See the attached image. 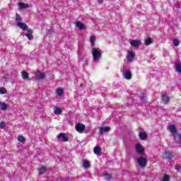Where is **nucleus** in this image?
<instances>
[{"mask_svg":"<svg viewBox=\"0 0 181 181\" xmlns=\"http://www.w3.org/2000/svg\"><path fill=\"white\" fill-rule=\"evenodd\" d=\"M92 54H93V60L95 62H98V60L101 59V49H100L99 48L93 47L92 49Z\"/></svg>","mask_w":181,"mask_h":181,"instance_id":"nucleus-1","label":"nucleus"},{"mask_svg":"<svg viewBox=\"0 0 181 181\" xmlns=\"http://www.w3.org/2000/svg\"><path fill=\"white\" fill-rule=\"evenodd\" d=\"M75 128L78 132H80L81 134L84 132V130L86 129V125L81 123H78L76 125Z\"/></svg>","mask_w":181,"mask_h":181,"instance_id":"nucleus-2","label":"nucleus"},{"mask_svg":"<svg viewBox=\"0 0 181 181\" xmlns=\"http://www.w3.org/2000/svg\"><path fill=\"white\" fill-rule=\"evenodd\" d=\"M137 162L139 165V166H141V168H145L146 166V158L140 157L137 159Z\"/></svg>","mask_w":181,"mask_h":181,"instance_id":"nucleus-3","label":"nucleus"},{"mask_svg":"<svg viewBox=\"0 0 181 181\" xmlns=\"http://www.w3.org/2000/svg\"><path fill=\"white\" fill-rule=\"evenodd\" d=\"M136 151L139 155H144V147L140 144H136Z\"/></svg>","mask_w":181,"mask_h":181,"instance_id":"nucleus-4","label":"nucleus"},{"mask_svg":"<svg viewBox=\"0 0 181 181\" xmlns=\"http://www.w3.org/2000/svg\"><path fill=\"white\" fill-rule=\"evenodd\" d=\"M35 76L38 80H43V78L46 77V74L40 71H37L35 73Z\"/></svg>","mask_w":181,"mask_h":181,"instance_id":"nucleus-5","label":"nucleus"},{"mask_svg":"<svg viewBox=\"0 0 181 181\" xmlns=\"http://www.w3.org/2000/svg\"><path fill=\"white\" fill-rule=\"evenodd\" d=\"M58 139H62L64 142H67L69 141V137L66 136V134L60 133L58 135Z\"/></svg>","mask_w":181,"mask_h":181,"instance_id":"nucleus-6","label":"nucleus"},{"mask_svg":"<svg viewBox=\"0 0 181 181\" xmlns=\"http://www.w3.org/2000/svg\"><path fill=\"white\" fill-rule=\"evenodd\" d=\"M130 45L134 47H139V45H141V41L139 40H133L130 41Z\"/></svg>","mask_w":181,"mask_h":181,"instance_id":"nucleus-7","label":"nucleus"},{"mask_svg":"<svg viewBox=\"0 0 181 181\" xmlns=\"http://www.w3.org/2000/svg\"><path fill=\"white\" fill-rule=\"evenodd\" d=\"M168 131H170L171 134H176L177 129L176 128V126L175 124H170L168 126Z\"/></svg>","mask_w":181,"mask_h":181,"instance_id":"nucleus-8","label":"nucleus"},{"mask_svg":"<svg viewBox=\"0 0 181 181\" xmlns=\"http://www.w3.org/2000/svg\"><path fill=\"white\" fill-rule=\"evenodd\" d=\"M20 29H22V30H26L28 29V25H26L25 23L19 22L16 24Z\"/></svg>","mask_w":181,"mask_h":181,"instance_id":"nucleus-9","label":"nucleus"},{"mask_svg":"<svg viewBox=\"0 0 181 181\" xmlns=\"http://www.w3.org/2000/svg\"><path fill=\"white\" fill-rule=\"evenodd\" d=\"M76 26L80 30H83L86 29V25L80 21H78V22L76 23Z\"/></svg>","mask_w":181,"mask_h":181,"instance_id":"nucleus-10","label":"nucleus"},{"mask_svg":"<svg viewBox=\"0 0 181 181\" xmlns=\"http://www.w3.org/2000/svg\"><path fill=\"white\" fill-rule=\"evenodd\" d=\"M134 57L135 54L132 51H129L127 55V60L129 62H132V60H134Z\"/></svg>","mask_w":181,"mask_h":181,"instance_id":"nucleus-11","label":"nucleus"},{"mask_svg":"<svg viewBox=\"0 0 181 181\" xmlns=\"http://www.w3.org/2000/svg\"><path fill=\"white\" fill-rule=\"evenodd\" d=\"M173 156V153L169 151H166L163 156V158H165V159H172V157Z\"/></svg>","mask_w":181,"mask_h":181,"instance_id":"nucleus-12","label":"nucleus"},{"mask_svg":"<svg viewBox=\"0 0 181 181\" xmlns=\"http://www.w3.org/2000/svg\"><path fill=\"white\" fill-rule=\"evenodd\" d=\"M8 107H9V105L7 103H0V110H1V111H6Z\"/></svg>","mask_w":181,"mask_h":181,"instance_id":"nucleus-13","label":"nucleus"},{"mask_svg":"<svg viewBox=\"0 0 181 181\" xmlns=\"http://www.w3.org/2000/svg\"><path fill=\"white\" fill-rule=\"evenodd\" d=\"M57 94L59 97H63V95H64V90L62 88H58L57 89Z\"/></svg>","mask_w":181,"mask_h":181,"instance_id":"nucleus-14","label":"nucleus"},{"mask_svg":"<svg viewBox=\"0 0 181 181\" xmlns=\"http://www.w3.org/2000/svg\"><path fill=\"white\" fill-rule=\"evenodd\" d=\"M111 129L110 127H100V134H104L105 132H108Z\"/></svg>","mask_w":181,"mask_h":181,"instance_id":"nucleus-15","label":"nucleus"},{"mask_svg":"<svg viewBox=\"0 0 181 181\" xmlns=\"http://www.w3.org/2000/svg\"><path fill=\"white\" fill-rule=\"evenodd\" d=\"M18 8L20 9H25L26 8H29V4L25 3H18Z\"/></svg>","mask_w":181,"mask_h":181,"instance_id":"nucleus-16","label":"nucleus"},{"mask_svg":"<svg viewBox=\"0 0 181 181\" xmlns=\"http://www.w3.org/2000/svg\"><path fill=\"white\" fill-rule=\"evenodd\" d=\"M32 33H33V30H28V33L26 35L28 39H29V40H32V39H33V35H32Z\"/></svg>","mask_w":181,"mask_h":181,"instance_id":"nucleus-17","label":"nucleus"},{"mask_svg":"<svg viewBox=\"0 0 181 181\" xmlns=\"http://www.w3.org/2000/svg\"><path fill=\"white\" fill-rule=\"evenodd\" d=\"M139 138H140V139H142L144 141V140L146 139V138H148V134H146V132H140Z\"/></svg>","mask_w":181,"mask_h":181,"instance_id":"nucleus-18","label":"nucleus"},{"mask_svg":"<svg viewBox=\"0 0 181 181\" xmlns=\"http://www.w3.org/2000/svg\"><path fill=\"white\" fill-rule=\"evenodd\" d=\"M22 74V78H23V80H28L29 78V74H28V72L23 71L21 72Z\"/></svg>","mask_w":181,"mask_h":181,"instance_id":"nucleus-19","label":"nucleus"},{"mask_svg":"<svg viewBox=\"0 0 181 181\" xmlns=\"http://www.w3.org/2000/svg\"><path fill=\"white\" fill-rule=\"evenodd\" d=\"M93 152H94V153H95V155H100L101 148H100V147H98V146H95L93 149Z\"/></svg>","mask_w":181,"mask_h":181,"instance_id":"nucleus-20","label":"nucleus"},{"mask_svg":"<svg viewBox=\"0 0 181 181\" xmlns=\"http://www.w3.org/2000/svg\"><path fill=\"white\" fill-rule=\"evenodd\" d=\"M132 74H131V71H126V72L124 73V77L125 78H127V80H129L132 77Z\"/></svg>","mask_w":181,"mask_h":181,"instance_id":"nucleus-21","label":"nucleus"},{"mask_svg":"<svg viewBox=\"0 0 181 181\" xmlns=\"http://www.w3.org/2000/svg\"><path fill=\"white\" fill-rule=\"evenodd\" d=\"M54 112L56 115H60L62 114V108L59 107H56Z\"/></svg>","mask_w":181,"mask_h":181,"instance_id":"nucleus-22","label":"nucleus"},{"mask_svg":"<svg viewBox=\"0 0 181 181\" xmlns=\"http://www.w3.org/2000/svg\"><path fill=\"white\" fill-rule=\"evenodd\" d=\"M90 45L92 47H94V45L95 43V36L94 35L90 36Z\"/></svg>","mask_w":181,"mask_h":181,"instance_id":"nucleus-23","label":"nucleus"},{"mask_svg":"<svg viewBox=\"0 0 181 181\" xmlns=\"http://www.w3.org/2000/svg\"><path fill=\"white\" fill-rule=\"evenodd\" d=\"M83 168L87 169V168H90V163L88 161H87V160H84L83 161Z\"/></svg>","mask_w":181,"mask_h":181,"instance_id":"nucleus-24","label":"nucleus"},{"mask_svg":"<svg viewBox=\"0 0 181 181\" xmlns=\"http://www.w3.org/2000/svg\"><path fill=\"white\" fill-rule=\"evenodd\" d=\"M162 101H163L165 103H168L169 101V96H168L166 94H163Z\"/></svg>","mask_w":181,"mask_h":181,"instance_id":"nucleus-25","label":"nucleus"},{"mask_svg":"<svg viewBox=\"0 0 181 181\" xmlns=\"http://www.w3.org/2000/svg\"><path fill=\"white\" fill-rule=\"evenodd\" d=\"M170 180V177H169V175H164L163 177L161 178V181H169Z\"/></svg>","mask_w":181,"mask_h":181,"instance_id":"nucleus-26","label":"nucleus"},{"mask_svg":"<svg viewBox=\"0 0 181 181\" xmlns=\"http://www.w3.org/2000/svg\"><path fill=\"white\" fill-rule=\"evenodd\" d=\"M0 94H8V90L4 87L0 88Z\"/></svg>","mask_w":181,"mask_h":181,"instance_id":"nucleus-27","label":"nucleus"},{"mask_svg":"<svg viewBox=\"0 0 181 181\" xmlns=\"http://www.w3.org/2000/svg\"><path fill=\"white\" fill-rule=\"evenodd\" d=\"M146 46H149L152 43V38L148 37L145 40Z\"/></svg>","mask_w":181,"mask_h":181,"instance_id":"nucleus-28","label":"nucleus"},{"mask_svg":"<svg viewBox=\"0 0 181 181\" xmlns=\"http://www.w3.org/2000/svg\"><path fill=\"white\" fill-rule=\"evenodd\" d=\"M175 140L176 142H179L181 144V135L180 134H177V136L175 137Z\"/></svg>","mask_w":181,"mask_h":181,"instance_id":"nucleus-29","label":"nucleus"},{"mask_svg":"<svg viewBox=\"0 0 181 181\" xmlns=\"http://www.w3.org/2000/svg\"><path fill=\"white\" fill-rule=\"evenodd\" d=\"M45 172H46V167H42L39 168V173H40V175L45 173Z\"/></svg>","mask_w":181,"mask_h":181,"instance_id":"nucleus-30","label":"nucleus"},{"mask_svg":"<svg viewBox=\"0 0 181 181\" xmlns=\"http://www.w3.org/2000/svg\"><path fill=\"white\" fill-rule=\"evenodd\" d=\"M16 21H17V22H21L22 21V17H21V16L18 13L16 15Z\"/></svg>","mask_w":181,"mask_h":181,"instance_id":"nucleus-31","label":"nucleus"},{"mask_svg":"<svg viewBox=\"0 0 181 181\" xmlns=\"http://www.w3.org/2000/svg\"><path fill=\"white\" fill-rule=\"evenodd\" d=\"M18 141L19 142H25V137L23 136H18Z\"/></svg>","mask_w":181,"mask_h":181,"instance_id":"nucleus-32","label":"nucleus"},{"mask_svg":"<svg viewBox=\"0 0 181 181\" xmlns=\"http://www.w3.org/2000/svg\"><path fill=\"white\" fill-rule=\"evenodd\" d=\"M173 45L175 46H179L180 45V42L177 39H174L173 40Z\"/></svg>","mask_w":181,"mask_h":181,"instance_id":"nucleus-33","label":"nucleus"},{"mask_svg":"<svg viewBox=\"0 0 181 181\" xmlns=\"http://www.w3.org/2000/svg\"><path fill=\"white\" fill-rule=\"evenodd\" d=\"M176 71L178 73H181V64H178L176 65Z\"/></svg>","mask_w":181,"mask_h":181,"instance_id":"nucleus-34","label":"nucleus"},{"mask_svg":"<svg viewBox=\"0 0 181 181\" xmlns=\"http://www.w3.org/2000/svg\"><path fill=\"white\" fill-rule=\"evenodd\" d=\"M5 127H6L5 122H0V128H1V129H5Z\"/></svg>","mask_w":181,"mask_h":181,"instance_id":"nucleus-35","label":"nucleus"},{"mask_svg":"<svg viewBox=\"0 0 181 181\" xmlns=\"http://www.w3.org/2000/svg\"><path fill=\"white\" fill-rule=\"evenodd\" d=\"M140 98L142 101H145V100H146V95L145 94H141Z\"/></svg>","mask_w":181,"mask_h":181,"instance_id":"nucleus-36","label":"nucleus"},{"mask_svg":"<svg viewBox=\"0 0 181 181\" xmlns=\"http://www.w3.org/2000/svg\"><path fill=\"white\" fill-rule=\"evenodd\" d=\"M105 178L109 180V179H111V175H108V174H105Z\"/></svg>","mask_w":181,"mask_h":181,"instance_id":"nucleus-37","label":"nucleus"},{"mask_svg":"<svg viewBox=\"0 0 181 181\" xmlns=\"http://www.w3.org/2000/svg\"><path fill=\"white\" fill-rule=\"evenodd\" d=\"M180 165H175V169H176V170H179V169H180Z\"/></svg>","mask_w":181,"mask_h":181,"instance_id":"nucleus-38","label":"nucleus"},{"mask_svg":"<svg viewBox=\"0 0 181 181\" xmlns=\"http://www.w3.org/2000/svg\"><path fill=\"white\" fill-rule=\"evenodd\" d=\"M99 4H103V0H98Z\"/></svg>","mask_w":181,"mask_h":181,"instance_id":"nucleus-39","label":"nucleus"}]
</instances>
